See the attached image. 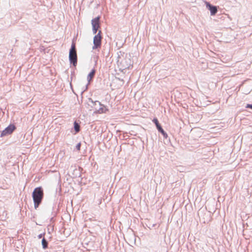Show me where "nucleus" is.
Listing matches in <instances>:
<instances>
[{"instance_id":"obj_1","label":"nucleus","mask_w":252,"mask_h":252,"mask_svg":"<svg viewBox=\"0 0 252 252\" xmlns=\"http://www.w3.org/2000/svg\"><path fill=\"white\" fill-rule=\"evenodd\" d=\"M32 195L34 207L35 209H37L39 206L41 204L43 199V189L41 187L35 188L33 189Z\"/></svg>"},{"instance_id":"obj_2","label":"nucleus","mask_w":252,"mask_h":252,"mask_svg":"<svg viewBox=\"0 0 252 252\" xmlns=\"http://www.w3.org/2000/svg\"><path fill=\"white\" fill-rule=\"evenodd\" d=\"M68 58L70 64L75 67L77 64L78 59L76 44L73 40L72 41L71 47L69 50Z\"/></svg>"},{"instance_id":"obj_3","label":"nucleus","mask_w":252,"mask_h":252,"mask_svg":"<svg viewBox=\"0 0 252 252\" xmlns=\"http://www.w3.org/2000/svg\"><path fill=\"white\" fill-rule=\"evenodd\" d=\"M102 38L101 32L99 31L97 34H95L94 37V45L92 48L93 50H95L101 47Z\"/></svg>"},{"instance_id":"obj_4","label":"nucleus","mask_w":252,"mask_h":252,"mask_svg":"<svg viewBox=\"0 0 252 252\" xmlns=\"http://www.w3.org/2000/svg\"><path fill=\"white\" fill-rule=\"evenodd\" d=\"M16 129V126L13 124H10L0 132V137L11 134Z\"/></svg>"},{"instance_id":"obj_5","label":"nucleus","mask_w":252,"mask_h":252,"mask_svg":"<svg viewBox=\"0 0 252 252\" xmlns=\"http://www.w3.org/2000/svg\"><path fill=\"white\" fill-rule=\"evenodd\" d=\"M100 16H98L94 18H93L91 21L92 25V31L93 34H95L100 27Z\"/></svg>"},{"instance_id":"obj_6","label":"nucleus","mask_w":252,"mask_h":252,"mask_svg":"<svg viewBox=\"0 0 252 252\" xmlns=\"http://www.w3.org/2000/svg\"><path fill=\"white\" fill-rule=\"evenodd\" d=\"M205 3L207 9L210 11L211 15H215L218 11V6L214 5L207 1L205 2Z\"/></svg>"},{"instance_id":"obj_7","label":"nucleus","mask_w":252,"mask_h":252,"mask_svg":"<svg viewBox=\"0 0 252 252\" xmlns=\"http://www.w3.org/2000/svg\"><path fill=\"white\" fill-rule=\"evenodd\" d=\"M95 72H96L95 69L94 68H93L91 70V71L89 73V74L87 75V81L88 82V84H87L86 85L85 89L84 90V91H83L82 92V93H83L84 91H85L86 90H87L88 86L90 82H91L93 80V78H94V76L95 75Z\"/></svg>"},{"instance_id":"obj_8","label":"nucleus","mask_w":252,"mask_h":252,"mask_svg":"<svg viewBox=\"0 0 252 252\" xmlns=\"http://www.w3.org/2000/svg\"><path fill=\"white\" fill-rule=\"evenodd\" d=\"M108 111V109L104 104H102V106L99 107H95V114H103L106 113Z\"/></svg>"},{"instance_id":"obj_9","label":"nucleus","mask_w":252,"mask_h":252,"mask_svg":"<svg viewBox=\"0 0 252 252\" xmlns=\"http://www.w3.org/2000/svg\"><path fill=\"white\" fill-rule=\"evenodd\" d=\"M58 209L57 208V205H56V204H54L52 207V211L51 212V216L52 217L50 219L51 222L54 221V217H56V216L58 214Z\"/></svg>"},{"instance_id":"obj_10","label":"nucleus","mask_w":252,"mask_h":252,"mask_svg":"<svg viewBox=\"0 0 252 252\" xmlns=\"http://www.w3.org/2000/svg\"><path fill=\"white\" fill-rule=\"evenodd\" d=\"M88 100L89 101L91 102L93 104L91 105V107L93 108L94 110L95 109V107L102 106V103L98 100L94 101L92 98H89Z\"/></svg>"},{"instance_id":"obj_11","label":"nucleus","mask_w":252,"mask_h":252,"mask_svg":"<svg viewBox=\"0 0 252 252\" xmlns=\"http://www.w3.org/2000/svg\"><path fill=\"white\" fill-rule=\"evenodd\" d=\"M157 129L158 132L160 133L162 135L164 139H167V138L168 137V134L163 129L161 126H158V128H157Z\"/></svg>"},{"instance_id":"obj_12","label":"nucleus","mask_w":252,"mask_h":252,"mask_svg":"<svg viewBox=\"0 0 252 252\" xmlns=\"http://www.w3.org/2000/svg\"><path fill=\"white\" fill-rule=\"evenodd\" d=\"M73 128L75 131L74 134L78 133L80 131V124L76 121H75L73 123Z\"/></svg>"},{"instance_id":"obj_13","label":"nucleus","mask_w":252,"mask_h":252,"mask_svg":"<svg viewBox=\"0 0 252 252\" xmlns=\"http://www.w3.org/2000/svg\"><path fill=\"white\" fill-rule=\"evenodd\" d=\"M81 172L79 169L75 168L72 173V177L73 178H77L80 177L81 176Z\"/></svg>"},{"instance_id":"obj_14","label":"nucleus","mask_w":252,"mask_h":252,"mask_svg":"<svg viewBox=\"0 0 252 252\" xmlns=\"http://www.w3.org/2000/svg\"><path fill=\"white\" fill-rule=\"evenodd\" d=\"M48 241L44 237H43L41 241V245L43 249H47L48 248Z\"/></svg>"},{"instance_id":"obj_15","label":"nucleus","mask_w":252,"mask_h":252,"mask_svg":"<svg viewBox=\"0 0 252 252\" xmlns=\"http://www.w3.org/2000/svg\"><path fill=\"white\" fill-rule=\"evenodd\" d=\"M153 123L155 125L156 128H158V126H160L161 125L159 123V121L157 118L155 117L152 120Z\"/></svg>"},{"instance_id":"obj_16","label":"nucleus","mask_w":252,"mask_h":252,"mask_svg":"<svg viewBox=\"0 0 252 252\" xmlns=\"http://www.w3.org/2000/svg\"><path fill=\"white\" fill-rule=\"evenodd\" d=\"M81 146V143L80 142L77 144V145L75 146V149H76L77 151H79L80 150Z\"/></svg>"},{"instance_id":"obj_17","label":"nucleus","mask_w":252,"mask_h":252,"mask_svg":"<svg viewBox=\"0 0 252 252\" xmlns=\"http://www.w3.org/2000/svg\"><path fill=\"white\" fill-rule=\"evenodd\" d=\"M45 234V232H44L43 233H41L40 234H39L38 236H37V237L38 239H41L42 238V237L43 238L44 235Z\"/></svg>"},{"instance_id":"obj_18","label":"nucleus","mask_w":252,"mask_h":252,"mask_svg":"<svg viewBox=\"0 0 252 252\" xmlns=\"http://www.w3.org/2000/svg\"><path fill=\"white\" fill-rule=\"evenodd\" d=\"M246 108L252 109V104H247L245 106Z\"/></svg>"},{"instance_id":"obj_19","label":"nucleus","mask_w":252,"mask_h":252,"mask_svg":"<svg viewBox=\"0 0 252 252\" xmlns=\"http://www.w3.org/2000/svg\"><path fill=\"white\" fill-rule=\"evenodd\" d=\"M61 252V251H51V250H50L49 252Z\"/></svg>"}]
</instances>
